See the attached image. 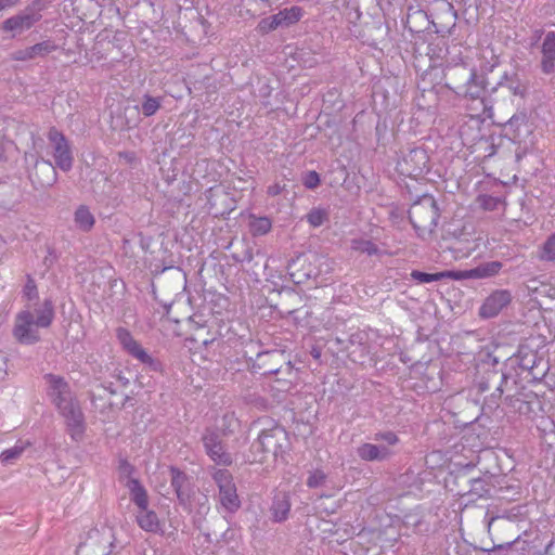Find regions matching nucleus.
Segmentation results:
<instances>
[{"label":"nucleus","instance_id":"obj_1","mask_svg":"<svg viewBox=\"0 0 555 555\" xmlns=\"http://www.w3.org/2000/svg\"><path fill=\"white\" fill-rule=\"evenodd\" d=\"M444 87L464 102L470 117L481 120L493 117V104L486 96L488 79L474 65L457 54L447 59L443 69Z\"/></svg>","mask_w":555,"mask_h":555},{"label":"nucleus","instance_id":"obj_2","mask_svg":"<svg viewBox=\"0 0 555 555\" xmlns=\"http://www.w3.org/2000/svg\"><path fill=\"white\" fill-rule=\"evenodd\" d=\"M44 378L48 383V396L64 417L68 435L74 441H81L86 431V420L68 383L53 374H47Z\"/></svg>","mask_w":555,"mask_h":555},{"label":"nucleus","instance_id":"obj_3","mask_svg":"<svg viewBox=\"0 0 555 555\" xmlns=\"http://www.w3.org/2000/svg\"><path fill=\"white\" fill-rule=\"evenodd\" d=\"M289 446L288 433L282 426L274 425L261 430L257 440L253 442L251 450L256 455H259L257 461L262 462L269 456L274 460L283 459Z\"/></svg>","mask_w":555,"mask_h":555},{"label":"nucleus","instance_id":"obj_4","mask_svg":"<svg viewBox=\"0 0 555 555\" xmlns=\"http://www.w3.org/2000/svg\"><path fill=\"white\" fill-rule=\"evenodd\" d=\"M408 214L411 224L420 236L425 233H433L440 216L437 202L429 194H425L415 201Z\"/></svg>","mask_w":555,"mask_h":555},{"label":"nucleus","instance_id":"obj_5","mask_svg":"<svg viewBox=\"0 0 555 555\" xmlns=\"http://www.w3.org/2000/svg\"><path fill=\"white\" fill-rule=\"evenodd\" d=\"M375 442H365L357 448V455L365 462H384L391 459L396 452L393 447L400 442L399 436L392 430H380L373 435Z\"/></svg>","mask_w":555,"mask_h":555},{"label":"nucleus","instance_id":"obj_6","mask_svg":"<svg viewBox=\"0 0 555 555\" xmlns=\"http://www.w3.org/2000/svg\"><path fill=\"white\" fill-rule=\"evenodd\" d=\"M257 365L264 369L263 375H282L278 380L292 383L295 369L284 350L273 349L257 353Z\"/></svg>","mask_w":555,"mask_h":555},{"label":"nucleus","instance_id":"obj_7","mask_svg":"<svg viewBox=\"0 0 555 555\" xmlns=\"http://www.w3.org/2000/svg\"><path fill=\"white\" fill-rule=\"evenodd\" d=\"M211 477L218 487L216 498L221 508L229 514L236 513L242 503L232 474L228 469L217 468L214 469Z\"/></svg>","mask_w":555,"mask_h":555},{"label":"nucleus","instance_id":"obj_8","mask_svg":"<svg viewBox=\"0 0 555 555\" xmlns=\"http://www.w3.org/2000/svg\"><path fill=\"white\" fill-rule=\"evenodd\" d=\"M41 327L35 322V313L28 307L16 313L12 335L21 345H35L41 340Z\"/></svg>","mask_w":555,"mask_h":555},{"label":"nucleus","instance_id":"obj_9","mask_svg":"<svg viewBox=\"0 0 555 555\" xmlns=\"http://www.w3.org/2000/svg\"><path fill=\"white\" fill-rule=\"evenodd\" d=\"M54 165L62 171L68 172L74 166V155L68 139L55 127H51L47 133Z\"/></svg>","mask_w":555,"mask_h":555},{"label":"nucleus","instance_id":"obj_10","mask_svg":"<svg viewBox=\"0 0 555 555\" xmlns=\"http://www.w3.org/2000/svg\"><path fill=\"white\" fill-rule=\"evenodd\" d=\"M429 157L423 147H413L402 153L397 162V171L401 176L417 179L428 171Z\"/></svg>","mask_w":555,"mask_h":555},{"label":"nucleus","instance_id":"obj_11","mask_svg":"<svg viewBox=\"0 0 555 555\" xmlns=\"http://www.w3.org/2000/svg\"><path fill=\"white\" fill-rule=\"evenodd\" d=\"M116 338L121 345L122 349L140 363L146 365L153 371H158L160 367L159 361L154 359L147 351L134 339L129 330L118 327L116 330Z\"/></svg>","mask_w":555,"mask_h":555},{"label":"nucleus","instance_id":"obj_12","mask_svg":"<svg viewBox=\"0 0 555 555\" xmlns=\"http://www.w3.org/2000/svg\"><path fill=\"white\" fill-rule=\"evenodd\" d=\"M505 135L516 144H527L531 142L533 126L529 121L527 112L521 111L514 114L503 126Z\"/></svg>","mask_w":555,"mask_h":555},{"label":"nucleus","instance_id":"obj_13","mask_svg":"<svg viewBox=\"0 0 555 555\" xmlns=\"http://www.w3.org/2000/svg\"><path fill=\"white\" fill-rule=\"evenodd\" d=\"M202 442L207 455L217 465L229 466L232 464V456L224 450L221 436L216 430L206 429L202 436Z\"/></svg>","mask_w":555,"mask_h":555},{"label":"nucleus","instance_id":"obj_14","mask_svg":"<svg viewBox=\"0 0 555 555\" xmlns=\"http://www.w3.org/2000/svg\"><path fill=\"white\" fill-rule=\"evenodd\" d=\"M56 166L47 159L36 158L29 179L36 189L52 186L57 181Z\"/></svg>","mask_w":555,"mask_h":555},{"label":"nucleus","instance_id":"obj_15","mask_svg":"<svg viewBox=\"0 0 555 555\" xmlns=\"http://www.w3.org/2000/svg\"><path fill=\"white\" fill-rule=\"evenodd\" d=\"M513 299V295L508 289L493 291L481 304L479 308V317L482 319H491L507 307Z\"/></svg>","mask_w":555,"mask_h":555},{"label":"nucleus","instance_id":"obj_16","mask_svg":"<svg viewBox=\"0 0 555 555\" xmlns=\"http://www.w3.org/2000/svg\"><path fill=\"white\" fill-rule=\"evenodd\" d=\"M41 20L39 10L33 7L26 8L21 13L7 18L2 23L4 31H23L30 29L36 23Z\"/></svg>","mask_w":555,"mask_h":555},{"label":"nucleus","instance_id":"obj_17","mask_svg":"<svg viewBox=\"0 0 555 555\" xmlns=\"http://www.w3.org/2000/svg\"><path fill=\"white\" fill-rule=\"evenodd\" d=\"M540 358L541 356L537 351L521 346L517 353L508 360L505 367L506 370H514L516 375L522 378Z\"/></svg>","mask_w":555,"mask_h":555},{"label":"nucleus","instance_id":"obj_18","mask_svg":"<svg viewBox=\"0 0 555 555\" xmlns=\"http://www.w3.org/2000/svg\"><path fill=\"white\" fill-rule=\"evenodd\" d=\"M506 88L513 95L521 99L528 94V83L524 81L518 73L516 72H504L496 82V86L492 88L491 93H494L498 88Z\"/></svg>","mask_w":555,"mask_h":555},{"label":"nucleus","instance_id":"obj_19","mask_svg":"<svg viewBox=\"0 0 555 555\" xmlns=\"http://www.w3.org/2000/svg\"><path fill=\"white\" fill-rule=\"evenodd\" d=\"M541 72L544 75L555 73V31H547L541 46Z\"/></svg>","mask_w":555,"mask_h":555},{"label":"nucleus","instance_id":"obj_20","mask_svg":"<svg viewBox=\"0 0 555 555\" xmlns=\"http://www.w3.org/2000/svg\"><path fill=\"white\" fill-rule=\"evenodd\" d=\"M170 479L179 503L183 506L190 504L191 485L189 477L179 468L170 467Z\"/></svg>","mask_w":555,"mask_h":555},{"label":"nucleus","instance_id":"obj_21","mask_svg":"<svg viewBox=\"0 0 555 555\" xmlns=\"http://www.w3.org/2000/svg\"><path fill=\"white\" fill-rule=\"evenodd\" d=\"M57 46L52 40H44L36 43L31 47L16 50L12 53V60L14 61H29L36 57H44L51 52L55 51Z\"/></svg>","mask_w":555,"mask_h":555},{"label":"nucleus","instance_id":"obj_22","mask_svg":"<svg viewBox=\"0 0 555 555\" xmlns=\"http://www.w3.org/2000/svg\"><path fill=\"white\" fill-rule=\"evenodd\" d=\"M107 541L104 540L98 530L91 532L86 541L81 542L77 550V555H109L111 551H106Z\"/></svg>","mask_w":555,"mask_h":555},{"label":"nucleus","instance_id":"obj_23","mask_svg":"<svg viewBox=\"0 0 555 555\" xmlns=\"http://www.w3.org/2000/svg\"><path fill=\"white\" fill-rule=\"evenodd\" d=\"M292 507L291 498L287 492L279 491L274 494L270 512L274 522H282L288 518Z\"/></svg>","mask_w":555,"mask_h":555},{"label":"nucleus","instance_id":"obj_24","mask_svg":"<svg viewBox=\"0 0 555 555\" xmlns=\"http://www.w3.org/2000/svg\"><path fill=\"white\" fill-rule=\"evenodd\" d=\"M469 485L470 488L466 494L472 496V500L489 499L494 488L493 476L485 475L482 477L473 478L469 480Z\"/></svg>","mask_w":555,"mask_h":555},{"label":"nucleus","instance_id":"obj_25","mask_svg":"<svg viewBox=\"0 0 555 555\" xmlns=\"http://www.w3.org/2000/svg\"><path fill=\"white\" fill-rule=\"evenodd\" d=\"M135 521L138 526L146 532L158 533L163 531V525L158 515L150 509L149 506L138 509Z\"/></svg>","mask_w":555,"mask_h":555},{"label":"nucleus","instance_id":"obj_26","mask_svg":"<svg viewBox=\"0 0 555 555\" xmlns=\"http://www.w3.org/2000/svg\"><path fill=\"white\" fill-rule=\"evenodd\" d=\"M503 263L501 261H488L478 264L475 268L461 272V276L465 279H488L499 274Z\"/></svg>","mask_w":555,"mask_h":555},{"label":"nucleus","instance_id":"obj_27","mask_svg":"<svg viewBox=\"0 0 555 555\" xmlns=\"http://www.w3.org/2000/svg\"><path fill=\"white\" fill-rule=\"evenodd\" d=\"M305 14L306 12L304 8L299 5H292L289 8L280 10L273 15L275 16L280 28H289L296 25L305 16Z\"/></svg>","mask_w":555,"mask_h":555},{"label":"nucleus","instance_id":"obj_28","mask_svg":"<svg viewBox=\"0 0 555 555\" xmlns=\"http://www.w3.org/2000/svg\"><path fill=\"white\" fill-rule=\"evenodd\" d=\"M31 312L35 313V322L42 328H49L55 318L54 304L49 298L44 299L43 302L31 310Z\"/></svg>","mask_w":555,"mask_h":555},{"label":"nucleus","instance_id":"obj_29","mask_svg":"<svg viewBox=\"0 0 555 555\" xmlns=\"http://www.w3.org/2000/svg\"><path fill=\"white\" fill-rule=\"evenodd\" d=\"M516 379L513 377L511 372H502L500 376V383L495 387L494 392L491 395L492 399H500L504 393L505 401L511 400L517 393L516 391Z\"/></svg>","mask_w":555,"mask_h":555},{"label":"nucleus","instance_id":"obj_30","mask_svg":"<svg viewBox=\"0 0 555 555\" xmlns=\"http://www.w3.org/2000/svg\"><path fill=\"white\" fill-rule=\"evenodd\" d=\"M125 487L129 490L130 499L138 509L149 506L147 491L139 479H129L125 482Z\"/></svg>","mask_w":555,"mask_h":555},{"label":"nucleus","instance_id":"obj_31","mask_svg":"<svg viewBox=\"0 0 555 555\" xmlns=\"http://www.w3.org/2000/svg\"><path fill=\"white\" fill-rule=\"evenodd\" d=\"M74 222L80 231L89 232L93 228L95 219L88 206L80 205L75 210Z\"/></svg>","mask_w":555,"mask_h":555},{"label":"nucleus","instance_id":"obj_32","mask_svg":"<svg viewBox=\"0 0 555 555\" xmlns=\"http://www.w3.org/2000/svg\"><path fill=\"white\" fill-rule=\"evenodd\" d=\"M29 447V441H16V443L12 448L5 449L0 453V464L4 466L13 464L16 460H18L22 456L25 450Z\"/></svg>","mask_w":555,"mask_h":555},{"label":"nucleus","instance_id":"obj_33","mask_svg":"<svg viewBox=\"0 0 555 555\" xmlns=\"http://www.w3.org/2000/svg\"><path fill=\"white\" fill-rule=\"evenodd\" d=\"M550 370V364L543 357H541L534 366L530 369L521 378L528 384H537L543 380Z\"/></svg>","mask_w":555,"mask_h":555},{"label":"nucleus","instance_id":"obj_34","mask_svg":"<svg viewBox=\"0 0 555 555\" xmlns=\"http://www.w3.org/2000/svg\"><path fill=\"white\" fill-rule=\"evenodd\" d=\"M426 55L428 56L429 67L436 65V63L448 55V57L453 56L452 51L446 46L443 41L430 42L426 46Z\"/></svg>","mask_w":555,"mask_h":555},{"label":"nucleus","instance_id":"obj_35","mask_svg":"<svg viewBox=\"0 0 555 555\" xmlns=\"http://www.w3.org/2000/svg\"><path fill=\"white\" fill-rule=\"evenodd\" d=\"M249 231L254 236H262L268 234L272 229V221L267 216L258 217L256 215L249 216Z\"/></svg>","mask_w":555,"mask_h":555},{"label":"nucleus","instance_id":"obj_36","mask_svg":"<svg viewBox=\"0 0 555 555\" xmlns=\"http://www.w3.org/2000/svg\"><path fill=\"white\" fill-rule=\"evenodd\" d=\"M538 258L545 262H555V232L539 247Z\"/></svg>","mask_w":555,"mask_h":555},{"label":"nucleus","instance_id":"obj_37","mask_svg":"<svg viewBox=\"0 0 555 555\" xmlns=\"http://www.w3.org/2000/svg\"><path fill=\"white\" fill-rule=\"evenodd\" d=\"M162 106V98H155L150 94L143 95V101L141 104V113L145 117H151L156 114V112Z\"/></svg>","mask_w":555,"mask_h":555},{"label":"nucleus","instance_id":"obj_38","mask_svg":"<svg viewBox=\"0 0 555 555\" xmlns=\"http://www.w3.org/2000/svg\"><path fill=\"white\" fill-rule=\"evenodd\" d=\"M205 326L198 325L195 330V333L191 337V340L197 345H202L204 347H208L217 339L216 333H210V331H207L205 334Z\"/></svg>","mask_w":555,"mask_h":555},{"label":"nucleus","instance_id":"obj_39","mask_svg":"<svg viewBox=\"0 0 555 555\" xmlns=\"http://www.w3.org/2000/svg\"><path fill=\"white\" fill-rule=\"evenodd\" d=\"M451 272H440V273H427L417 270H413L411 276L413 280L418 283H431L436 281H440L442 278L450 275Z\"/></svg>","mask_w":555,"mask_h":555},{"label":"nucleus","instance_id":"obj_40","mask_svg":"<svg viewBox=\"0 0 555 555\" xmlns=\"http://www.w3.org/2000/svg\"><path fill=\"white\" fill-rule=\"evenodd\" d=\"M22 294H23V297L29 301L36 300L39 298V293H38V287H37L36 281L30 274L26 275V283L23 287Z\"/></svg>","mask_w":555,"mask_h":555},{"label":"nucleus","instance_id":"obj_41","mask_svg":"<svg viewBox=\"0 0 555 555\" xmlns=\"http://www.w3.org/2000/svg\"><path fill=\"white\" fill-rule=\"evenodd\" d=\"M326 478L327 476L323 470L315 469L309 474L307 479V486L312 489L319 488L325 483Z\"/></svg>","mask_w":555,"mask_h":555},{"label":"nucleus","instance_id":"obj_42","mask_svg":"<svg viewBox=\"0 0 555 555\" xmlns=\"http://www.w3.org/2000/svg\"><path fill=\"white\" fill-rule=\"evenodd\" d=\"M278 28L280 27L274 15L261 18L257 25V29L261 34H269Z\"/></svg>","mask_w":555,"mask_h":555},{"label":"nucleus","instance_id":"obj_43","mask_svg":"<svg viewBox=\"0 0 555 555\" xmlns=\"http://www.w3.org/2000/svg\"><path fill=\"white\" fill-rule=\"evenodd\" d=\"M402 524L406 529L412 528V531L414 533L423 531V529L421 528L423 526V521L417 514L411 513L404 515Z\"/></svg>","mask_w":555,"mask_h":555},{"label":"nucleus","instance_id":"obj_44","mask_svg":"<svg viewBox=\"0 0 555 555\" xmlns=\"http://www.w3.org/2000/svg\"><path fill=\"white\" fill-rule=\"evenodd\" d=\"M326 218V211L319 208L310 210L309 214L307 215L308 222L314 228L322 225Z\"/></svg>","mask_w":555,"mask_h":555},{"label":"nucleus","instance_id":"obj_45","mask_svg":"<svg viewBox=\"0 0 555 555\" xmlns=\"http://www.w3.org/2000/svg\"><path fill=\"white\" fill-rule=\"evenodd\" d=\"M134 470V466L131 463H129L126 459L119 460L118 473L120 479H126V481H128L129 479H135L134 477H132Z\"/></svg>","mask_w":555,"mask_h":555},{"label":"nucleus","instance_id":"obj_46","mask_svg":"<svg viewBox=\"0 0 555 555\" xmlns=\"http://www.w3.org/2000/svg\"><path fill=\"white\" fill-rule=\"evenodd\" d=\"M353 248L367 255H376L378 253V247L376 246V244L369 240H361L354 242Z\"/></svg>","mask_w":555,"mask_h":555},{"label":"nucleus","instance_id":"obj_47","mask_svg":"<svg viewBox=\"0 0 555 555\" xmlns=\"http://www.w3.org/2000/svg\"><path fill=\"white\" fill-rule=\"evenodd\" d=\"M321 180H320V176L317 171L314 170H311V171H307L305 173V176L302 177V184L309 189V190H313L315 188L319 186Z\"/></svg>","mask_w":555,"mask_h":555},{"label":"nucleus","instance_id":"obj_48","mask_svg":"<svg viewBox=\"0 0 555 555\" xmlns=\"http://www.w3.org/2000/svg\"><path fill=\"white\" fill-rule=\"evenodd\" d=\"M358 334H352L349 338V340L341 339L339 337L335 338V343L337 345L338 351H346L349 348V345H353L356 343V338L358 337Z\"/></svg>","mask_w":555,"mask_h":555},{"label":"nucleus","instance_id":"obj_49","mask_svg":"<svg viewBox=\"0 0 555 555\" xmlns=\"http://www.w3.org/2000/svg\"><path fill=\"white\" fill-rule=\"evenodd\" d=\"M118 157L129 165H133L138 160L135 153L129 151L119 152Z\"/></svg>","mask_w":555,"mask_h":555},{"label":"nucleus","instance_id":"obj_50","mask_svg":"<svg viewBox=\"0 0 555 555\" xmlns=\"http://www.w3.org/2000/svg\"><path fill=\"white\" fill-rule=\"evenodd\" d=\"M8 374L7 357L0 351V382L5 378Z\"/></svg>","mask_w":555,"mask_h":555},{"label":"nucleus","instance_id":"obj_51","mask_svg":"<svg viewBox=\"0 0 555 555\" xmlns=\"http://www.w3.org/2000/svg\"><path fill=\"white\" fill-rule=\"evenodd\" d=\"M284 188L285 186L281 185L280 183H274L268 186L267 194L272 197L278 196L283 192Z\"/></svg>","mask_w":555,"mask_h":555},{"label":"nucleus","instance_id":"obj_52","mask_svg":"<svg viewBox=\"0 0 555 555\" xmlns=\"http://www.w3.org/2000/svg\"><path fill=\"white\" fill-rule=\"evenodd\" d=\"M250 4H254V5H263L266 8H269V9H273L274 7H276V3L279 0H248Z\"/></svg>","mask_w":555,"mask_h":555},{"label":"nucleus","instance_id":"obj_53","mask_svg":"<svg viewBox=\"0 0 555 555\" xmlns=\"http://www.w3.org/2000/svg\"><path fill=\"white\" fill-rule=\"evenodd\" d=\"M20 1L21 0H0V12L17 5Z\"/></svg>","mask_w":555,"mask_h":555},{"label":"nucleus","instance_id":"obj_54","mask_svg":"<svg viewBox=\"0 0 555 555\" xmlns=\"http://www.w3.org/2000/svg\"><path fill=\"white\" fill-rule=\"evenodd\" d=\"M517 540H518V538L513 540V541H511V542H506L504 544L495 545L491 550H488V552H493L495 550H507V548H511L517 542Z\"/></svg>","mask_w":555,"mask_h":555},{"label":"nucleus","instance_id":"obj_55","mask_svg":"<svg viewBox=\"0 0 555 555\" xmlns=\"http://www.w3.org/2000/svg\"><path fill=\"white\" fill-rule=\"evenodd\" d=\"M545 555H555V537L548 542L544 548Z\"/></svg>","mask_w":555,"mask_h":555},{"label":"nucleus","instance_id":"obj_56","mask_svg":"<svg viewBox=\"0 0 555 555\" xmlns=\"http://www.w3.org/2000/svg\"><path fill=\"white\" fill-rule=\"evenodd\" d=\"M7 145L8 143L0 139V162L7 159Z\"/></svg>","mask_w":555,"mask_h":555},{"label":"nucleus","instance_id":"obj_57","mask_svg":"<svg viewBox=\"0 0 555 555\" xmlns=\"http://www.w3.org/2000/svg\"><path fill=\"white\" fill-rule=\"evenodd\" d=\"M311 356L319 360L321 358V350L317 347H313L312 350H311Z\"/></svg>","mask_w":555,"mask_h":555},{"label":"nucleus","instance_id":"obj_58","mask_svg":"<svg viewBox=\"0 0 555 555\" xmlns=\"http://www.w3.org/2000/svg\"><path fill=\"white\" fill-rule=\"evenodd\" d=\"M489 389V385L488 383H480V390L481 391H486Z\"/></svg>","mask_w":555,"mask_h":555},{"label":"nucleus","instance_id":"obj_59","mask_svg":"<svg viewBox=\"0 0 555 555\" xmlns=\"http://www.w3.org/2000/svg\"><path fill=\"white\" fill-rule=\"evenodd\" d=\"M447 7L450 11L453 12V16L456 17L457 16V13L456 11L454 10L453 5L451 3H447Z\"/></svg>","mask_w":555,"mask_h":555},{"label":"nucleus","instance_id":"obj_60","mask_svg":"<svg viewBox=\"0 0 555 555\" xmlns=\"http://www.w3.org/2000/svg\"><path fill=\"white\" fill-rule=\"evenodd\" d=\"M498 377V373L496 372H492L489 374V377H488V382L492 380L493 378Z\"/></svg>","mask_w":555,"mask_h":555},{"label":"nucleus","instance_id":"obj_61","mask_svg":"<svg viewBox=\"0 0 555 555\" xmlns=\"http://www.w3.org/2000/svg\"><path fill=\"white\" fill-rule=\"evenodd\" d=\"M453 50H456L459 53L461 52L457 46H453Z\"/></svg>","mask_w":555,"mask_h":555},{"label":"nucleus","instance_id":"obj_62","mask_svg":"<svg viewBox=\"0 0 555 555\" xmlns=\"http://www.w3.org/2000/svg\"><path fill=\"white\" fill-rule=\"evenodd\" d=\"M108 390L111 393H115V390H113L112 387H108Z\"/></svg>","mask_w":555,"mask_h":555},{"label":"nucleus","instance_id":"obj_63","mask_svg":"<svg viewBox=\"0 0 555 555\" xmlns=\"http://www.w3.org/2000/svg\"><path fill=\"white\" fill-rule=\"evenodd\" d=\"M49 255L52 256L53 255V250L49 249Z\"/></svg>","mask_w":555,"mask_h":555},{"label":"nucleus","instance_id":"obj_64","mask_svg":"<svg viewBox=\"0 0 555 555\" xmlns=\"http://www.w3.org/2000/svg\"><path fill=\"white\" fill-rule=\"evenodd\" d=\"M48 261H50V258L46 257L44 262L47 263Z\"/></svg>","mask_w":555,"mask_h":555}]
</instances>
